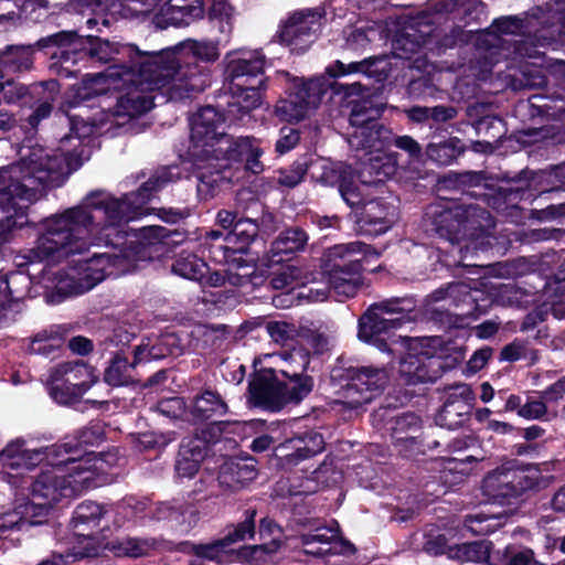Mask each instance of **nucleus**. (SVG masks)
Segmentation results:
<instances>
[{
	"label": "nucleus",
	"mask_w": 565,
	"mask_h": 565,
	"mask_svg": "<svg viewBox=\"0 0 565 565\" xmlns=\"http://www.w3.org/2000/svg\"><path fill=\"white\" fill-rule=\"evenodd\" d=\"M104 41L111 49L131 47L136 55L131 54L121 63L111 58L83 63L84 66H108L104 72L84 78L75 90L74 100L84 104L115 90L116 104L108 108L115 119L137 118L152 109L153 98L145 95V89H166L171 100L193 98L211 85L209 64L220 56L218 43L214 41L188 39L158 53L141 52L132 44Z\"/></svg>",
	"instance_id": "obj_1"
},
{
	"label": "nucleus",
	"mask_w": 565,
	"mask_h": 565,
	"mask_svg": "<svg viewBox=\"0 0 565 565\" xmlns=\"http://www.w3.org/2000/svg\"><path fill=\"white\" fill-rule=\"evenodd\" d=\"M230 57L224 70V87L231 94L225 110L211 105L204 106L193 115L190 121V145L186 156L193 164L210 161L212 149L218 146V139L226 135L225 124L243 121L250 111L262 104L263 93L267 89L264 74L265 56L259 53Z\"/></svg>",
	"instance_id": "obj_2"
},
{
	"label": "nucleus",
	"mask_w": 565,
	"mask_h": 565,
	"mask_svg": "<svg viewBox=\"0 0 565 565\" xmlns=\"http://www.w3.org/2000/svg\"><path fill=\"white\" fill-rule=\"evenodd\" d=\"M324 76L306 78L296 76L288 71H277L276 81L282 89V94L276 102L274 114L280 121L296 124L303 120L311 110L319 107L329 88L334 93H343L347 97L364 96V90H370L369 85L361 79L338 83L330 82L338 77L358 75L383 84L390 76V63L383 56H373L358 62L343 63L334 61L326 68Z\"/></svg>",
	"instance_id": "obj_3"
},
{
	"label": "nucleus",
	"mask_w": 565,
	"mask_h": 565,
	"mask_svg": "<svg viewBox=\"0 0 565 565\" xmlns=\"http://www.w3.org/2000/svg\"><path fill=\"white\" fill-rule=\"evenodd\" d=\"M49 57L51 73L68 78L77 76L78 64L99 61L124 62L136 52L128 46L111 49L96 35H79L77 31H58L39 39L34 44H10L0 51V66L7 73H24L34 68L35 53Z\"/></svg>",
	"instance_id": "obj_4"
},
{
	"label": "nucleus",
	"mask_w": 565,
	"mask_h": 565,
	"mask_svg": "<svg viewBox=\"0 0 565 565\" xmlns=\"http://www.w3.org/2000/svg\"><path fill=\"white\" fill-rule=\"evenodd\" d=\"M486 4L481 0H433L428 10L406 17L396 30L392 47L396 57L412 60L426 49L437 54L455 45V40L441 35L437 26L441 15L451 14L462 26L480 24L486 19Z\"/></svg>",
	"instance_id": "obj_5"
},
{
	"label": "nucleus",
	"mask_w": 565,
	"mask_h": 565,
	"mask_svg": "<svg viewBox=\"0 0 565 565\" xmlns=\"http://www.w3.org/2000/svg\"><path fill=\"white\" fill-rule=\"evenodd\" d=\"M330 383L340 402L356 409L383 394L390 383V372L385 366L340 356L330 371Z\"/></svg>",
	"instance_id": "obj_6"
},
{
	"label": "nucleus",
	"mask_w": 565,
	"mask_h": 565,
	"mask_svg": "<svg viewBox=\"0 0 565 565\" xmlns=\"http://www.w3.org/2000/svg\"><path fill=\"white\" fill-rule=\"evenodd\" d=\"M437 338L422 339L412 343L399 363V381L412 386L419 383H434L448 371L455 370L465 359L460 349L449 352L439 348Z\"/></svg>",
	"instance_id": "obj_7"
},
{
	"label": "nucleus",
	"mask_w": 565,
	"mask_h": 565,
	"mask_svg": "<svg viewBox=\"0 0 565 565\" xmlns=\"http://www.w3.org/2000/svg\"><path fill=\"white\" fill-rule=\"evenodd\" d=\"M416 308L417 300L409 295L391 297L370 305L359 318L358 338L382 352H390L388 340L393 331L411 322Z\"/></svg>",
	"instance_id": "obj_8"
},
{
	"label": "nucleus",
	"mask_w": 565,
	"mask_h": 565,
	"mask_svg": "<svg viewBox=\"0 0 565 565\" xmlns=\"http://www.w3.org/2000/svg\"><path fill=\"white\" fill-rule=\"evenodd\" d=\"M544 483L541 470L533 465L519 466L508 461L490 471L482 480L484 493L501 500L516 499L526 491L539 490Z\"/></svg>",
	"instance_id": "obj_9"
},
{
	"label": "nucleus",
	"mask_w": 565,
	"mask_h": 565,
	"mask_svg": "<svg viewBox=\"0 0 565 565\" xmlns=\"http://www.w3.org/2000/svg\"><path fill=\"white\" fill-rule=\"evenodd\" d=\"M536 178L541 181L543 175L523 170L504 184H498L493 181L484 199L486 206L491 207L510 222H519L523 218V209L520 203L522 201H533L537 194H541V190L534 188L537 183Z\"/></svg>",
	"instance_id": "obj_10"
},
{
	"label": "nucleus",
	"mask_w": 565,
	"mask_h": 565,
	"mask_svg": "<svg viewBox=\"0 0 565 565\" xmlns=\"http://www.w3.org/2000/svg\"><path fill=\"white\" fill-rule=\"evenodd\" d=\"M384 110L383 105H374L371 99L362 98L353 104L349 121L355 127L353 137L358 145L370 151H394L395 134L379 121Z\"/></svg>",
	"instance_id": "obj_11"
},
{
	"label": "nucleus",
	"mask_w": 565,
	"mask_h": 565,
	"mask_svg": "<svg viewBox=\"0 0 565 565\" xmlns=\"http://www.w3.org/2000/svg\"><path fill=\"white\" fill-rule=\"evenodd\" d=\"M309 175L311 181L322 186L337 188L343 201L350 206H358L363 201V193L356 182L355 170L342 161L313 158L310 154Z\"/></svg>",
	"instance_id": "obj_12"
},
{
	"label": "nucleus",
	"mask_w": 565,
	"mask_h": 565,
	"mask_svg": "<svg viewBox=\"0 0 565 565\" xmlns=\"http://www.w3.org/2000/svg\"><path fill=\"white\" fill-rule=\"evenodd\" d=\"M391 439L394 447L405 458L426 455L437 449L440 443L423 430V420L413 412H405L393 419Z\"/></svg>",
	"instance_id": "obj_13"
},
{
	"label": "nucleus",
	"mask_w": 565,
	"mask_h": 565,
	"mask_svg": "<svg viewBox=\"0 0 565 565\" xmlns=\"http://www.w3.org/2000/svg\"><path fill=\"white\" fill-rule=\"evenodd\" d=\"M106 424L102 420H92L87 425L74 430L58 444L51 446L49 456L55 465L66 463L77 466L84 452H92L90 447H98L106 440Z\"/></svg>",
	"instance_id": "obj_14"
},
{
	"label": "nucleus",
	"mask_w": 565,
	"mask_h": 565,
	"mask_svg": "<svg viewBox=\"0 0 565 565\" xmlns=\"http://www.w3.org/2000/svg\"><path fill=\"white\" fill-rule=\"evenodd\" d=\"M247 404L270 413H278L289 405L276 369L263 367L250 374Z\"/></svg>",
	"instance_id": "obj_15"
},
{
	"label": "nucleus",
	"mask_w": 565,
	"mask_h": 565,
	"mask_svg": "<svg viewBox=\"0 0 565 565\" xmlns=\"http://www.w3.org/2000/svg\"><path fill=\"white\" fill-rule=\"evenodd\" d=\"M186 241L185 232L169 230L161 225L140 228L139 243L134 247L130 259L152 262L169 257L173 249Z\"/></svg>",
	"instance_id": "obj_16"
},
{
	"label": "nucleus",
	"mask_w": 565,
	"mask_h": 565,
	"mask_svg": "<svg viewBox=\"0 0 565 565\" xmlns=\"http://www.w3.org/2000/svg\"><path fill=\"white\" fill-rule=\"evenodd\" d=\"M181 179L179 166H164L156 169L149 179L142 182L136 191L122 195L131 220H138L151 214L154 209L148 206L149 202L169 184Z\"/></svg>",
	"instance_id": "obj_17"
},
{
	"label": "nucleus",
	"mask_w": 565,
	"mask_h": 565,
	"mask_svg": "<svg viewBox=\"0 0 565 565\" xmlns=\"http://www.w3.org/2000/svg\"><path fill=\"white\" fill-rule=\"evenodd\" d=\"M106 512L104 505L94 501H84L75 508L72 516L75 535L88 541L85 546L73 547L72 555L75 559L94 558L99 555L100 547L95 533Z\"/></svg>",
	"instance_id": "obj_18"
},
{
	"label": "nucleus",
	"mask_w": 565,
	"mask_h": 565,
	"mask_svg": "<svg viewBox=\"0 0 565 565\" xmlns=\"http://www.w3.org/2000/svg\"><path fill=\"white\" fill-rule=\"evenodd\" d=\"M431 297L435 301L451 298V302L456 305L457 309H460L455 312H450L449 308L434 310L433 315L436 320L447 322L451 327H460L466 318H478L486 313V310L479 309V305L472 298L468 286L462 282H450L446 287H440L431 294Z\"/></svg>",
	"instance_id": "obj_19"
},
{
	"label": "nucleus",
	"mask_w": 565,
	"mask_h": 565,
	"mask_svg": "<svg viewBox=\"0 0 565 565\" xmlns=\"http://www.w3.org/2000/svg\"><path fill=\"white\" fill-rule=\"evenodd\" d=\"M461 214V205L452 200L430 203L424 213L425 231L431 236L458 243L462 232Z\"/></svg>",
	"instance_id": "obj_20"
},
{
	"label": "nucleus",
	"mask_w": 565,
	"mask_h": 565,
	"mask_svg": "<svg viewBox=\"0 0 565 565\" xmlns=\"http://www.w3.org/2000/svg\"><path fill=\"white\" fill-rule=\"evenodd\" d=\"M476 395L470 385L457 384L446 392V398L435 416L436 425L450 430L462 427L471 417Z\"/></svg>",
	"instance_id": "obj_21"
},
{
	"label": "nucleus",
	"mask_w": 565,
	"mask_h": 565,
	"mask_svg": "<svg viewBox=\"0 0 565 565\" xmlns=\"http://www.w3.org/2000/svg\"><path fill=\"white\" fill-rule=\"evenodd\" d=\"M355 213L356 231L360 235L376 237L390 231L396 217V207L383 198L362 201Z\"/></svg>",
	"instance_id": "obj_22"
},
{
	"label": "nucleus",
	"mask_w": 565,
	"mask_h": 565,
	"mask_svg": "<svg viewBox=\"0 0 565 565\" xmlns=\"http://www.w3.org/2000/svg\"><path fill=\"white\" fill-rule=\"evenodd\" d=\"M73 475L75 473L67 471L65 467L42 470L31 483V497L40 501H50L53 505L63 498L73 497L76 491L72 484Z\"/></svg>",
	"instance_id": "obj_23"
},
{
	"label": "nucleus",
	"mask_w": 565,
	"mask_h": 565,
	"mask_svg": "<svg viewBox=\"0 0 565 565\" xmlns=\"http://www.w3.org/2000/svg\"><path fill=\"white\" fill-rule=\"evenodd\" d=\"M369 256L377 258L380 253L371 245L362 242L339 244L328 248L321 258L322 274L337 273L353 267H362V262Z\"/></svg>",
	"instance_id": "obj_24"
},
{
	"label": "nucleus",
	"mask_w": 565,
	"mask_h": 565,
	"mask_svg": "<svg viewBox=\"0 0 565 565\" xmlns=\"http://www.w3.org/2000/svg\"><path fill=\"white\" fill-rule=\"evenodd\" d=\"M493 178L487 171L448 172L439 177L438 184L441 189L459 192L469 199L484 203L488 192L493 183Z\"/></svg>",
	"instance_id": "obj_25"
},
{
	"label": "nucleus",
	"mask_w": 565,
	"mask_h": 565,
	"mask_svg": "<svg viewBox=\"0 0 565 565\" xmlns=\"http://www.w3.org/2000/svg\"><path fill=\"white\" fill-rule=\"evenodd\" d=\"M401 169L398 152L370 151L369 158L361 163L359 178L364 184L379 186L393 180Z\"/></svg>",
	"instance_id": "obj_26"
},
{
	"label": "nucleus",
	"mask_w": 565,
	"mask_h": 565,
	"mask_svg": "<svg viewBox=\"0 0 565 565\" xmlns=\"http://www.w3.org/2000/svg\"><path fill=\"white\" fill-rule=\"evenodd\" d=\"M541 28L535 29L534 36L540 46L555 50L565 44V0H551L546 12L537 18Z\"/></svg>",
	"instance_id": "obj_27"
},
{
	"label": "nucleus",
	"mask_w": 565,
	"mask_h": 565,
	"mask_svg": "<svg viewBox=\"0 0 565 565\" xmlns=\"http://www.w3.org/2000/svg\"><path fill=\"white\" fill-rule=\"evenodd\" d=\"M200 171L196 174V192L200 201H210L221 192L230 190L234 184V171L232 167L205 161L198 166Z\"/></svg>",
	"instance_id": "obj_28"
},
{
	"label": "nucleus",
	"mask_w": 565,
	"mask_h": 565,
	"mask_svg": "<svg viewBox=\"0 0 565 565\" xmlns=\"http://www.w3.org/2000/svg\"><path fill=\"white\" fill-rule=\"evenodd\" d=\"M72 331L73 327L67 323L51 324L28 339V353L54 360L65 351Z\"/></svg>",
	"instance_id": "obj_29"
},
{
	"label": "nucleus",
	"mask_w": 565,
	"mask_h": 565,
	"mask_svg": "<svg viewBox=\"0 0 565 565\" xmlns=\"http://www.w3.org/2000/svg\"><path fill=\"white\" fill-rule=\"evenodd\" d=\"M257 476L255 458L252 456L230 457L220 466L217 480L222 488L237 491L247 487Z\"/></svg>",
	"instance_id": "obj_30"
},
{
	"label": "nucleus",
	"mask_w": 565,
	"mask_h": 565,
	"mask_svg": "<svg viewBox=\"0 0 565 565\" xmlns=\"http://www.w3.org/2000/svg\"><path fill=\"white\" fill-rule=\"evenodd\" d=\"M317 28L309 24L307 17L295 13L282 24L277 33L279 43L288 46L292 53L303 54L317 39Z\"/></svg>",
	"instance_id": "obj_31"
},
{
	"label": "nucleus",
	"mask_w": 565,
	"mask_h": 565,
	"mask_svg": "<svg viewBox=\"0 0 565 565\" xmlns=\"http://www.w3.org/2000/svg\"><path fill=\"white\" fill-rule=\"evenodd\" d=\"M209 448L199 435L182 438L175 457L174 470L178 477L192 479L199 472Z\"/></svg>",
	"instance_id": "obj_32"
},
{
	"label": "nucleus",
	"mask_w": 565,
	"mask_h": 565,
	"mask_svg": "<svg viewBox=\"0 0 565 565\" xmlns=\"http://www.w3.org/2000/svg\"><path fill=\"white\" fill-rule=\"evenodd\" d=\"M462 232L460 241L463 238L478 239L488 237L495 228V220L486 206L479 204H460Z\"/></svg>",
	"instance_id": "obj_33"
},
{
	"label": "nucleus",
	"mask_w": 565,
	"mask_h": 565,
	"mask_svg": "<svg viewBox=\"0 0 565 565\" xmlns=\"http://www.w3.org/2000/svg\"><path fill=\"white\" fill-rule=\"evenodd\" d=\"M309 235L300 226H290L279 233L270 245L271 262L284 263L305 250Z\"/></svg>",
	"instance_id": "obj_34"
},
{
	"label": "nucleus",
	"mask_w": 565,
	"mask_h": 565,
	"mask_svg": "<svg viewBox=\"0 0 565 565\" xmlns=\"http://www.w3.org/2000/svg\"><path fill=\"white\" fill-rule=\"evenodd\" d=\"M227 413L228 405L222 395L212 388L201 390L191 403L190 414L194 424L204 423Z\"/></svg>",
	"instance_id": "obj_35"
},
{
	"label": "nucleus",
	"mask_w": 565,
	"mask_h": 565,
	"mask_svg": "<svg viewBox=\"0 0 565 565\" xmlns=\"http://www.w3.org/2000/svg\"><path fill=\"white\" fill-rule=\"evenodd\" d=\"M218 140V146L211 150L210 161L226 167H231L232 163H243L247 151H250V143L256 142L253 137H234L230 134Z\"/></svg>",
	"instance_id": "obj_36"
},
{
	"label": "nucleus",
	"mask_w": 565,
	"mask_h": 565,
	"mask_svg": "<svg viewBox=\"0 0 565 565\" xmlns=\"http://www.w3.org/2000/svg\"><path fill=\"white\" fill-rule=\"evenodd\" d=\"M408 121L438 129L458 116V108L452 105H436L433 107L415 105L404 109Z\"/></svg>",
	"instance_id": "obj_37"
},
{
	"label": "nucleus",
	"mask_w": 565,
	"mask_h": 565,
	"mask_svg": "<svg viewBox=\"0 0 565 565\" xmlns=\"http://www.w3.org/2000/svg\"><path fill=\"white\" fill-rule=\"evenodd\" d=\"M163 541L157 537H124L108 543V548L117 557L139 558L149 556L151 552L161 551Z\"/></svg>",
	"instance_id": "obj_38"
},
{
	"label": "nucleus",
	"mask_w": 565,
	"mask_h": 565,
	"mask_svg": "<svg viewBox=\"0 0 565 565\" xmlns=\"http://www.w3.org/2000/svg\"><path fill=\"white\" fill-rule=\"evenodd\" d=\"M467 149L463 140L458 137H449L439 141H430L425 149V156L436 166L447 167L456 163Z\"/></svg>",
	"instance_id": "obj_39"
},
{
	"label": "nucleus",
	"mask_w": 565,
	"mask_h": 565,
	"mask_svg": "<svg viewBox=\"0 0 565 565\" xmlns=\"http://www.w3.org/2000/svg\"><path fill=\"white\" fill-rule=\"evenodd\" d=\"M478 109L477 108H468L467 116L469 117V122L477 136H483L489 138V140H486L484 142L476 141L473 143V149L476 151H479L478 147H491V143L494 141H498L502 135V119L497 115H481L478 116Z\"/></svg>",
	"instance_id": "obj_40"
},
{
	"label": "nucleus",
	"mask_w": 565,
	"mask_h": 565,
	"mask_svg": "<svg viewBox=\"0 0 565 565\" xmlns=\"http://www.w3.org/2000/svg\"><path fill=\"white\" fill-rule=\"evenodd\" d=\"M79 463L74 467H70V471L77 476L84 472L92 473V478L99 473H105L107 469L118 465L119 456L118 449L113 447L107 451H92L84 452L82 458H77Z\"/></svg>",
	"instance_id": "obj_41"
},
{
	"label": "nucleus",
	"mask_w": 565,
	"mask_h": 565,
	"mask_svg": "<svg viewBox=\"0 0 565 565\" xmlns=\"http://www.w3.org/2000/svg\"><path fill=\"white\" fill-rule=\"evenodd\" d=\"M537 96H532L527 100H522L516 105L515 111L522 117L523 134L526 136H536L545 127L548 121V108L536 105L533 99Z\"/></svg>",
	"instance_id": "obj_42"
},
{
	"label": "nucleus",
	"mask_w": 565,
	"mask_h": 565,
	"mask_svg": "<svg viewBox=\"0 0 565 565\" xmlns=\"http://www.w3.org/2000/svg\"><path fill=\"white\" fill-rule=\"evenodd\" d=\"M257 515V509L249 507L242 511L236 522L226 525L224 539L230 546L237 542L254 541L256 539Z\"/></svg>",
	"instance_id": "obj_43"
},
{
	"label": "nucleus",
	"mask_w": 565,
	"mask_h": 565,
	"mask_svg": "<svg viewBox=\"0 0 565 565\" xmlns=\"http://www.w3.org/2000/svg\"><path fill=\"white\" fill-rule=\"evenodd\" d=\"M282 388L289 405H298L306 399L315 388V379L310 373L279 374Z\"/></svg>",
	"instance_id": "obj_44"
},
{
	"label": "nucleus",
	"mask_w": 565,
	"mask_h": 565,
	"mask_svg": "<svg viewBox=\"0 0 565 565\" xmlns=\"http://www.w3.org/2000/svg\"><path fill=\"white\" fill-rule=\"evenodd\" d=\"M363 266L353 267L337 273L324 274L331 289L339 296L351 298L363 285Z\"/></svg>",
	"instance_id": "obj_45"
},
{
	"label": "nucleus",
	"mask_w": 565,
	"mask_h": 565,
	"mask_svg": "<svg viewBox=\"0 0 565 565\" xmlns=\"http://www.w3.org/2000/svg\"><path fill=\"white\" fill-rule=\"evenodd\" d=\"M47 388L51 397L60 404H73L77 402L89 388V382L83 380L81 382H74L72 377L55 381L51 379V374L47 380Z\"/></svg>",
	"instance_id": "obj_46"
},
{
	"label": "nucleus",
	"mask_w": 565,
	"mask_h": 565,
	"mask_svg": "<svg viewBox=\"0 0 565 565\" xmlns=\"http://www.w3.org/2000/svg\"><path fill=\"white\" fill-rule=\"evenodd\" d=\"M171 270L182 278L202 281L210 268L207 264L195 254L181 252L172 263Z\"/></svg>",
	"instance_id": "obj_47"
},
{
	"label": "nucleus",
	"mask_w": 565,
	"mask_h": 565,
	"mask_svg": "<svg viewBox=\"0 0 565 565\" xmlns=\"http://www.w3.org/2000/svg\"><path fill=\"white\" fill-rule=\"evenodd\" d=\"M290 444L296 445L295 451L300 462L321 454L326 448V440L316 429H307L290 437Z\"/></svg>",
	"instance_id": "obj_48"
},
{
	"label": "nucleus",
	"mask_w": 565,
	"mask_h": 565,
	"mask_svg": "<svg viewBox=\"0 0 565 565\" xmlns=\"http://www.w3.org/2000/svg\"><path fill=\"white\" fill-rule=\"evenodd\" d=\"M227 233L224 234L221 231L211 230L206 232L201 246L203 247V252L207 253V257L216 263L222 264L227 260L231 255L235 254V245L233 243H228Z\"/></svg>",
	"instance_id": "obj_49"
},
{
	"label": "nucleus",
	"mask_w": 565,
	"mask_h": 565,
	"mask_svg": "<svg viewBox=\"0 0 565 565\" xmlns=\"http://www.w3.org/2000/svg\"><path fill=\"white\" fill-rule=\"evenodd\" d=\"M310 170V154L305 153L298 157L287 168L277 170V177L275 178L276 184L280 189H295L298 186Z\"/></svg>",
	"instance_id": "obj_50"
},
{
	"label": "nucleus",
	"mask_w": 565,
	"mask_h": 565,
	"mask_svg": "<svg viewBox=\"0 0 565 565\" xmlns=\"http://www.w3.org/2000/svg\"><path fill=\"white\" fill-rule=\"evenodd\" d=\"M529 24L530 22L526 19L518 15L494 19L489 34L494 36L495 43L490 44L489 47H500L503 42L501 35H524L526 32H530Z\"/></svg>",
	"instance_id": "obj_51"
},
{
	"label": "nucleus",
	"mask_w": 565,
	"mask_h": 565,
	"mask_svg": "<svg viewBox=\"0 0 565 565\" xmlns=\"http://www.w3.org/2000/svg\"><path fill=\"white\" fill-rule=\"evenodd\" d=\"M491 543L488 541H473L449 546L448 556L461 562L482 563L489 559Z\"/></svg>",
	"instance_id": "obj_52"
},
{
	"label": "nucleus",
	"mask_w": 565,
	"mask_h": 565,
	"mask_svg": "<svg viewBox=\"0 0 565 565\" xmlns=\"http://www.w3.org/2000/svg\"><path fill=\"white\" fill-rule=\"evenodd\" d=\"M185 514L186 505L177 500L157 502L149 509L152 520L170 523L171 526L184 524Z\"/></svg>",
	"instance_id": "obj_53"
},
{
	"label": "nucleus",
	"mask_w": 565,
	"mask_h": 565,
	"mask_svg": "<svg viewBox=\"0 0 565 565\" xmlns=\"http://www.w3.org/2000/svg\"><path fill=\"white\" fill-rule=\"evenodd\" d=\"M279 548L277 542H263L254 545H243L238 548H232V563H258L265 561L266 556L276 553Z\"/></svg>",
	"instance_id": "obj_54"
},
{
	"label": "nucleus",
	"mask_w": 565,
	"mask_h": 565,
	"mask_svg": "<svg viewBox=\"0 0 565 565\" xmlns=\"http://www.w3.org/2000/svg\"><path fill=\"white\" fill-rule=\"evenodd\" d=\"M64 377H72L74 382L87 380L89 385L97 380L94 369H90L83 360L63 362L51 370V379L61 381Z\"/></svg>",
	"instance_id": "obj_55"
},
{
	"label": "nucleus",
	"mask_w": 565,
	"mask_h": 565,
	"mask_svg": "<svg viewBox=\"0 0 565 565\" xmlns=\"http://www.w3.org/2000/svg\"><path fill=\"white\" fill-rule=\"evenodd\" d=\"M258 224L256 221L250 218L239 217L234 230L227 232L228 243L235 245L236 250H243V248H249L250 243L258 235Z\"/></svg>",
	"instance_id": "obj_56"
},
{
	"label": "nucleus",
	"mask_w": 565,
	"mask_h": 565,
	"mask_svg": "<svg viewBox=\"0 0 565 565\" xmlns=\"http://www.w3.org/2000/svg\"><path fill=\"white\" fill-rule=\"evenodd\" d=\"M231 550L224 536L209 543H199L196 559L212 561L218 564L232 563Z\"/></svg>",
	"instance_id": "obj_57"
},
{
	"label": "nucleus",
	"mask_w": 565,
	"mask_h": 565,
	"mask_svg": "<svg viewBox=\"0 0 565 565\" xmlns=\"http://www.w3.org/2000/svg\"><path fill=\"white\" fill-rule=\"evenodd\" d=\"M129 369L131 366L127 358L116 352L113 354L109 365L104 372V381L115 387L126 385L130 379Z\"/></svg>",
	"instance_id": "obj_58"
},
{
	"label": "nucleus",
	"mask_w": 565,
	"mask_h": 565,
	"mask_svg": "<svg viewBox=\"0 0 565 565\" xmlns=\"http://www.w3.org/2000/svg\"><path fill=\"white\" fill-rule=\"evenodd\" d=\"M311 353L302 347L294 348L285 358V364L281 369L276 370L279 374L289 373H310Z\"/></svg>",
	"instance_id": "obj_59"
},
{
	"label": "nucleus",
	"mask_w": 565,
	"mask_h": 565,
	"mask_svg": "<svg viewBox=\"0 0 565 565\" xmlns=\"http://www.w3.org/2000/svg\"><path fill=\"white\" fill-rule=\"evenodd\" d=\"M53 507L50 501H40L31 497L30 501L24 504L22 510L28 527L44 524Z\"/></svg>",
	"instance_id": "obj_60"
},
{
	"label": "nucleus",
	"mask_w": 565,
	"mask_h": 565,
	"mask_svg": "<svg viewBox=\"0 0 565 565\" xmlns=\"http://www.w3.org/2000/svg\"><path fill=\"white\" fill-rule=\"evenodd\" d=\"M296 445L290 444V437L286 438L284 441H279L277 438V443L273 449V455L276 459V465L278 468L290 471L294 467L300 463V459L297 456V451H295Z\"/></svg>",
	"instance_id": "obj_61"
},
{
	"label": "nucleus",
	"mask_w": 565,
	"mask_h": 565,
	"mask_svg": "<svg viewBox=\"0 0 565 565\" xmlns=\"http://www.w3.org/2000/svg\"><path fill=\"white\" fill-rule=\"evenodd\" d=\"M50 448H51V446L46 447L44 449H33V450L25 448V451L22 455V459L20 461L8 462V465L11 468L24 467L26 469H32L33 467L40 465L43 460H46L47 463L52 468L60 469L62 467H65L66 470L70 471L68 465H66V463L55 465L53 462V459L49 456Z\"/></svg>",
	"instance_id": "obj_62"
},
{
	"label": "nucleus",
	"mask_w": 565,
	"mask_h": 565,
	"mask_svg": "<svg viewBox=\"0 0 565 565\" xmlns=\"http://www.w3.org/2000/svg\"><path fill=\"white\" fill-rule=\"evenodd\" d=\"M256 265L246 259L243 265H238L235 270H227V281L235 287H245L247 285H257Z\"/></svg>",
	"instance_id": "obj_63"
},
{
	"label": "nucleus",
	"mask_w": 565,
	"mask_h": 565,
	"mask_svg": "<svg viewBox=\"0 0 565 565\" xmlns=\"http://www.w3.org/2000/svg\"><path fill=\"white\" fill-rule=\"evenodd\" d=\"M237 425V422L214 420L207 424L201 430L199 439H203L205 441L206 447L210 449V445H214L221 441L222 436L226 433H232V428Z\"/></svg>",
	"instance_id": "obj_64"
}]
</instances>
